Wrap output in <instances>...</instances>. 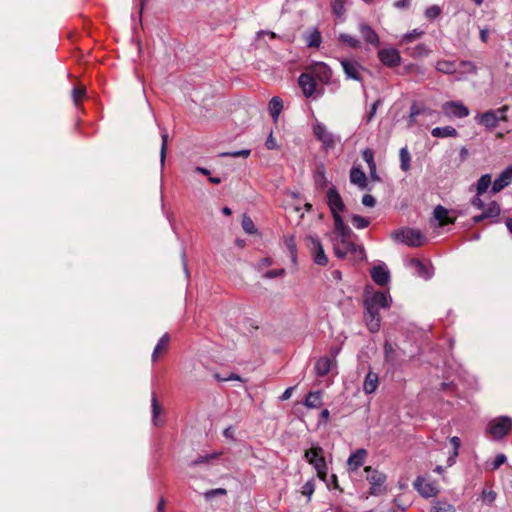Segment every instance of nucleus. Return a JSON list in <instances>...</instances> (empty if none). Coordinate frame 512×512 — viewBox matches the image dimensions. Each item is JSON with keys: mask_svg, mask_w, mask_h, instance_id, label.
<instances>
[{"mask_svg": "<svg viewBox=\"0 0 512 512\" xmlns=\"http://www.w3.org/2000/svg\"><path fill=\"white\" fill-rule=\"evenodd\" d=\"M373 281L380 286H384L390 281V272L384 263L378 264L371 269Z\"/></svg>", "mask_w": 512, "mask_h": 512, "instance_id": "14", "label": "nucleus"}, {"mask_svg": "<svg viewBox=\"0 0 512 512\" xmlns=\"http://www.w3.org/2000/svg\"><path fill=\"white\" fill-rule=\"evenodd\" d=\"M336 366V361L333 358L321 357L315 363V372L318 376L327 375Z\"/></svg>", "mask_w": 512, "mask_h": 512, "instance_id": "17", "label": "nucleus"}, {"mask_svg": "<svg viewBox=\"0 0 512 512\" xmlns=\"http://www.w3.org/2000/svg\"><path fill=\"white\" fill-rule=\"evenodd\" d=\"M496 496V492L489 488L483 489L481 493V499L487 505H491L495 501Z\"/></svg>", "mask_w": 512, "mask_h": 512, "instance_id": "41", "label": "nucleus"}, {"mask_svg": "<svg viewBox=\"0 0 512 512\" xmlns=\"http://www.w3.org/2000/svg\"><path fill=\"white\" fill-rule=\"evenodd\" d=\"M378 58L387 67H396L401 62V56L395 48H383L378 51Z\"/></svg>", "mask_w": 512, "mask_h": 512, "instance_id": "12", "label": "nucleus"}, {"mask_svg": "<svg viewBox=\"0 0 512 512\" xmlns=\"http://www.w3.org/2000/svg\"><path fill=\"white\" fill-rule=\"evenodd\" d=\"M162 145H161V151H160V163L161 166H164L165 158H166V148H167V141H168V134L166 132L162 133Z\"/></svg>", "mask_w": 512, "mask_h": 512, "instance_id": "45", "label": "nucleus"}, {"mask_svg": "<svg viewBox=\"0 0 512 512\" xmlns=\"http://www.w3.org/2000/svg\"><path fill=\"white\" fill-rule=\"evenodd\" d=\"M342 68L349 79L361 80L362 67L355 61L341 60Z\"/></svg>", "mask_w": 512, "mask_h": 512, "instance_id": "15", "label": "nucleus"}, {"mask_svg": "<svg viewBox=\"0 0 512 512\" xmlns=\"http://www.w3.org/2000/svg\"><path fill=\"white\" fill-rule=\"evenodd\" d=\"M366 479L370 484V494L380 495L385 491L386 475L371 467H365Z\"/></svg>", "mask_w": 512, "mask_h": 512, "instance_id": "8", "label": "nucleus"}, {"mask_svg": "<svg viewBox=\"0 0 512 512\" xmlns=\"http://www.w3.org/2000/svg\"><path fill=\"white\" fill-rule=\"evenodd\" d=\"M409 265L415 269L417 275L423 277L425 279H429L431 277V273L429 268L422 263L419 259L413 258L410 260Z\"/></svg>", "mask_w": 512, "mask_h": 512, "instance_id": "28", "label": "nucleus"}, {"mask_svg": "<svg viewBox=\"0 0 512 512\" xmlns=\"http://www.w3.org/2000/svg\"><path fill=\"white\" fill-rule=\"evenodd\" d=\"M242 227H243L244 231L249 233V234H253V233L256 232L254 223H253L252 219L249 218L248 216H244L243 217V219H242Z\"/></svg>", "mask_w": 512, "mask_h": 512, "instance_id": "46", "label": "nucleus"}, {"mask_svg": "<svg viewBox=\"0 0 512 512\" xmlns=\"http://www.w3.org/2000/svg\"><path fill=\"white\" fill-rule=\"evenodd\" d=\"M83 94H84L83 89H80V88L73 89V98H74V101L76 104L79 101V99L83 96Z\"/></svg>", "mask_w": 512, "mask_h": 512, "instance_id": "60", "label": "nucleus"}, {"mask_svg": "<svg viewBox=\"0 0 512 512\" xmlns=\"http://www.w3.org/2000/svg\"><path fill=\"white\" fill-rule=\"evenodd\" d=\"M392 298L387 292H371L369 288L364 293L365 321L368 329L375 333L381 326L380 308H389Z\"/></svg>", "mask_w": 512, "mask_h": 512, "instance_id": "2", "label": "nucleus"}, {"mask_svg": "<svg viewBox=\"0 0 512 512\" xmlns=\"http://www.w3.org/2000/svg\"><path fill=\"white\" fill-rule=\"evenodd\" d=\"M298 82L305 97H311L314 94L316 90V83L313 76L309 73L301 74Z\"/></svg>", "mask_w": 512, "mask_h": 512, "instance_id": "16", "label": "nucleus"}, {"mask_svg": "<svg viewBox=\"0 0 512 512\" xmlns=\"http://www.w3.org/2000/svg\"><path fill=\"white\" fill-rule=\"evenodd\" d=\"M380 104H381L380 100H377L373 103L371 110L367 116V122H370L373 119Z\"/></svg>", "mask_w": 512, "mask_h": 512, "instance_id": "54", "label": "nucleus"}, {"mask_svg": "<svg viewBox=\"0 0 512 512\" xmlns=\"http://www.w3.org/2000/svg\"><path fill=\"white\" fill-rule=\"evenodd\" d=\"M225 494H226V490L225 489L217 488V489H212V490L207 491L205 493V497H206V499H211L214 496L225 495Z\"/></svg>", "mask_w": 512, "mask_h": 512, "instance_id": "51", "label": "nucleus"}, {"mask_svg": "<svg viewBox=\"0 0 512 512\" xmlns=\"http://www.w3.org/2000/svg\"><path fill=\"white\" fill-rule=\"evenodd\" d=\"M392 239L396 242L406 244L411 247H419L424 245L426 238L424 234L417 229L403 228L392 232Z\"/></svg>", "mask_w": 512, "mask_h": 512, "instance_id": "4", "label": "nucleus"}, {"mask_svg": "<svg viewBox=\"0 0 512 512\" xmlns=\"http://www.w3.org/2000/svg\"><path fill=\"white\" fill-rule=\"evenodd\" d=\"M350 181L359 189L365 190L368 188V181L366 174L358 167H353L350 171Z\"/></svg>", "mask_w": 512, "mask_h": 512, "instance_id": "19", "label": "nucleus"}, {"mask_svg": "<svg viewBox=\"0 0 512 512\" xmlns=\"http://www.w3.org/2000/svg\"><path fill=\"white\" fill-rule=\"evenodd\" d=\"M321 404H322V397H321V392H319V391L308 393V395L306 396L305 402H304V405L310 409L318 408L321 406Z\"/></svg>", "mask_w": 512, "mask_h": 512, "instance_id": "30", "label": "nucleus"}, {"mask_svg": "<svg viewBox=\"0 0 512 512\" xmlns=\"http://www.w3.org/2000/svg\"><path fill=\"white\" fill-rule=\"evenodd\" d=\"M461 66L464 72L474 73L476 68L471 62H462Z\"/></svg>", "mask_w": 512, "mask_h": 512, "instance_id": "57", "label": "nucleus"}, {"mask_svg": "<svg viewBox=\"0 0 512 512\" xmlns=\"http://www.w3.org/2000/svg\"><path fill=\"white\" fill-rule=\"evenodd\" d=\"M436 69L444 74H453L456 72V64L451 61L441 60L436 63Z\"/></svg>", "mask_w": 512, "mask_h": 512, "instance_id": "32", "label": "nucleus"}, {"mask_svg": "<svg viewBox=\"0 0 512 512\" xmlns=\"http://www.w3.org/2000/svg\"><path fill=\"white\" fill-rule=\"evenodd\" d=\"M265 146L269 150H274V149L278 148L277 141L273 137L272 133H270V135L268 136V138H267V140L265 142Z\"/></svg>", "mask_w": 512, "mask_h": 512, "instance_id": "53", "label": "nucleus"}, {"mask_svg": "<svg viewBox=\"0 0 512 512\" xmlns=\"http://www.w3.org/2000/svg\"><path fill=\"white\" fill-rule=\"evenodd\" d=\"M434 112L424 106V105H417V104H413L410 108V115H409V126H412L415 122H416V118L420 115H425V116H432Z\"/></svg>", "mask_w": 512, "mask_h": 512, "instance_id": "22", "label": "nucleus"}, {"mask_svg": "<svg viewBox=\"0 0 512 512\" xmlns=\"http://www.w3.org/2000/svg\"><path fill=\"white\" fill-rule=\"evenodd\" d=\"M450 443L451 445L453 446V453L452 455L448 458V465L451 466L454 464L455 462V459L456 457L458 456V450L460 448V445H461V440L459 437L457 436H453L450 438Z\"/></svg>", "mask_w": 512, "mask_h": 512, "instance_id": "36", "label": "nucleus"}, {"mask_svg": "<svg viewBox=\"0 0 512 512\" xmlns=\"http://www.w3.org/2000/svg\"><path fill=\"white\" fill-rule=\"evenodd\" d=\"M313 132L317 140H319L323 147L326 149H332L336 145V137L335 135L328 130L325 124L319 121H315L313 123Z\"/></svg>", "mask_w": 512, "mask_h": 512, "instance_id": "10", "label": "nucleus"}, {"mask_svg": "<svg viewBox=\"0 0 512 512\" xmlns=\"http://www.w3.org/2000/svg\"><path fill=\"white\" fill-rule=\"evenodd\" d=\"M512 430V418L500 416L491 419L486 428V432L495 440H499Z\"/></svg>", "mask_w": 512, "mask_h": 512, "instance_id": "5", "label": "nucleus"}, {"mask_svg": "<svg viewBox=\"0 0 512 512\" xmlns=\"http://www.w3.org/2000/svg\"><path fill=\"white\" fill-rule=\"evenodd\" d=\"M384 350H385V357H386V359L388 361H392L393 360V357H392L393 347H392V345L389 344V343H385Z\"/></svg>", "mask_w": 512, "mask_h": 512, "instance_id": "56", "label": "nucleus"}, {"mask_svg": "<svg viewBox=\"0 0 512 512\" xmlns=\"http://www.w3.org/2000/svg\"><path fill=\"white\" fill-rule=\"evenodd\" d=\"M234 432V428L229 426L223 431V436L227 439L234 440Z\"/></svg>", "mask_w": 512, "mask_h": 512, "instance_id": "59", "label": "nucleus"}, {"mask_svg": "<svg viewBox=\"0 0 512 512\" xmlns=\"http://www.w3.org/2000/svg\"><path fill=\"white\" fill-rule=\"evenodd\" d=\"M311 76L317 78L323 83H328L332 76V71L328 65L323 62H317L310 66Z\"/></svg>", "mask_w": 512, "mask_h": 512, "instance_id": "13", "label": "nucleus"}, {"mask_svg": "<svg viewBox=\"0 0 512 512\" xmlns=\"http://www.w3.org/2000/svg\"><path fill=\"white\" fill-rule=\"evenodd\" d=\"M400 168L407 172L410 169L411 156L406 147H403L399 151Z\"/></svg>", "mask_w": 512, "mask_h": 512, "instance_id": "33", "label": "nucleus"}, {"mask_svg": "<svg viewBox=\"0 0 512 512\" xmlns=\"http://www.w3.org/2000/svg\"><path fill=\"white\" fill-rule=\"evenodd\" d=\"M506 462V456L504 454H498L493 463L491 464L492 470L498 469L502 464Z\"/></svg>", "mask_w": 512, "mask_h": 512, "instance_id": "49", "label": "nucleus"}, {"mask_svg": "<svg viewBox=\"0 0 512 512\" xmlns=\"http://www.w3.org/2000/svg\"><path fill=\"white\" fill-rule=\"evenodd\" d=\"M431 134L436 138L456 137L457 130L452 126L435 127L432 129Z\"/></svg>", "mask_w": 512, "mask_h": 512, "instance_id": "26", "label": "nucleus"}, {"mask_svg": "<svg viewBox=\"0 0 512 512\" xmlns=\"http://www.w3.org/2000/svg\"><path fill=\"white\" fill-rule=\"evenodd\" d=\"M472 205L474 207H476L477 209H481L483 210L484 208V203L483 201L481 200V198L479 197V195L477 197H475L473 200H472Z\"/></svg>", "mask_w": 512, "mask_h": 512, "instance_id": "62", "label": "nucleus"}, {"mask_svg": "<svg viewBox=\"0 0 512 512\" xmlns=\"http://www.w3.org/2000/svg\"><path fill=\"white\" fill-rule=\"evenodd\" d=\"M162 409L157 402L156 397L152 396V421L154 425H159L158 415L161 413Z\"/></svg>", "mask_w": 512, "mask_h": 512, "instance_id": "43", "label": "nucleus"}, {"mask_svg": "<svg viewBox=\"0 0 512 512\" xmlns=\"http://www.w3.org/2000/svg\"><path fill=\"white\" fill-rule=\"evenodd\" d=\"M410 4L409 0H396L393 6L398 9L407 8Z\"/></svg>", "mask_w": 512, "mask_h": 512, "instance_id": "58", "label": "nucleus"}, {"mask_svg": "<svg viewBox=\"0 0 512 512\" xmlns=\"http://www.w3.org/2000/svg\"><path fill=\"white\" fill-rule=\"evenodd\" d=\"M370 178L374 181H379L380 178L377 174L376 163L368 165Z\"/></svg>", "mask_w": 512, "mask_h": 512, "instance_id": "55", "label": "nucleus"}, {"mask_svg": "<svg viewBox=\"0 0 512 512\" xmlns=\"http://www.w3.org/2000/svg\"><path fill=\"white\" fill-rule=\"evenodd\" d=\"M351 222H352L353 226L357 229H364V228L368 227V225L370 224V221L367 218H364L359 215H354L351 218Z\"/></svg>", "mask_w": 512, "mask_h": 512, "instance_id": "42", "label": "nucleus"}, {"mask_svg": "<svg viewBox=\"0 0 512 512\" xmlns=\"http://www.w3.org/2000/svg\"><path fill=\"white\" fill-rule=\"evenodd\" d=\"M283 108V101L279 97H273L268 104L271 117L276 122Z\"/></svg>", "mask_w": 512, "mask_h": 512, "instance_id": "27", "label": "nucleus"}, {"mask_svg": "<svg viewBox=\"0 0 512 512\" xmlns=\"http://www.w3.org/2000/svg\"><path fill=\"white\" fill-rule=\"evenodd\" d=\"M422 34H423L422 30L413 29L411 32L402 35L400 38V42L401 43H410V42L414 41L415 39L420 38L422 36Z\"/></svg>", "mask_w": 512, "mask_h": 512, "instance_id": "39", "label": "nucleus"}, {"mask_svg": "<svg viewBox=\"0 0 512 512\" xmlns=\"http://www.w3.org/2000/svg\"><path fill=\"white\" fill-rule=\"evenodd\" d=\"M441 13V9L438 5H432L430 7H428L425 11V16L428 18V19H435L437 18Z\"/></svg>", "mask_w": 512, "mask_h": 512, "instance_id": "47", "label": "nucleus"}, {"mask_svg": "<svg viewBox=\"0 0 512 512\" xmlns=\"http://www.w3.org/2000/svg\"><path fill=\"white\" fill-rule=\"evenodd\" d=\"M294 391V387H288L284 392L283 394L281 395L280 399L282 401L284 400H288L291 396H292V393Z\"/></svg>", "mask_w": 512, "mask_h": 512, "instance_id": "63", "label": "nucleus"}, {"mask_svg": "<svg viewBox=\"0 0 512 512\" xmlns=\"http://www.w3.org/2000/svg\"><path fill=\"white\" fill-rule=\"evenodd\" d=\"M314 179L315 183L321 188L325 187L328 184V179L326 177V173L323 167L317 169Z\"/></svg>", "mask_w": 512, "mask_h": 512, "instance_id": "38", "label": "nucleus"}, {"mask_svg": "<svg viewBox=\"0 0 512 512\" xmlns=\"http://www.w3.org/2000/svg\"><path fill=\"white\" fill-rule=\"evenodd\" d=\"M249 154H250L249 150H239V151L231 153L230 155L232 157H248Z\"/></svg>", "mask_w": 512, "mask_h": 512, "instance_id": "64", "label": "nucleus"}, {"mask_svg": "<svg viewBox=\"0 0 512 512\" xmlns=\"http://www.w3.org/2000/svg\"><path fill=\"white\" fill-rule=\"evenodd\" d=\"M362 204L366 207H374L376 204V200L372 195L366 194L362 198Z\"/></svg>", "mask_w": 512, "mask_h": 512, "instance_id": "52", "label": "nucleus"}, {"mask_svg": "<svg viewBox=\"0 0 512 512\" xmlns=\"http://www.w3.org/2000/svg\"><path fill=\"white\" fill-rule=\"evenodd\" d=\"M509 107L504 105L498 109L488 110L475 116L478 124L484 126L488 130L496 128L501 121H507V112Z\"/></svg>", "mask_w": 512, "mask_h": 512, "instance_id": "3", "label": "nucleus"}, {"mask_svg": "<svg viewBox=\"0 0 512 512\" xmlns=\"http://www.w3.org/2000/svg\"><path fill=\"white\" fill-rule=\"evenodd\" d=\"M339 40L346 43L349 47H352V48L360 47V41L357 38H355L349 34H346V33L340 34Z\"/></svg>", "mask_w": 512, "mask_h": 512, "instance_id": "40", "label": "nucleus"}, {"mask_svg": "<svg viewBox=\"0 0 512 512\" xmlns=\"http://www.w3.org/2000/svg\"><path fill=\"white\" fill-rule=\"evenodd\" d=\"M284 244H285L287 251L289 252L292 262L296 263L297 246H296V242H295V237L293 235L285 236Z\"/></svg>", "mask_w": 512, "mask_h": 512, "instance_id": "31", "label": "nucleus"}, {"mask_svg": "<svg viewBox=\"0 0 512 512\" xmlns=\"http://www.w3.org/2000/svg\"><path fill=\"white\" fill-rule=\"evenodd\" d=\"M322 453L323 450L321 447H312L305 452V458L311 465H313L319 479L326 481L327 466Z\"/></svg>", "mask_w": 512, "mask_h": 512, "instance_id": "6", "label": "nucleus"}, {"mask_svg": "<svg viewBox=\"0 0 512 512\" xmlns=\"http://www.w3.org/2000/svg\"><path fill=\"white\" fill-rule=\"evenodd\" d=\"M491 184V176L489 174L482 175L477 183V195L483 194Z\"/></svg>", "mask_w": 512, "mask_h": 512, "instance_id": "37", "label": "nucleus"}, {"mask_svg": "<svg viewBox=\"0 0 512 512\" xmlns=\"http://www.w3.org/2000/svg\"><path fill=\"white\" fill-rule=\"evenodd\" d=\"M305 243L312 255L314 263L320 266H326L328 264V257L324 252L320 239L314 235H307Z\"/></svg>", "mask_w": 512, "mask_h": 512, "instance_id": "7", "label": "nucleus"}, {"mask_svg": "<svg viewBox=\"0 0 512 512\" xmlns=\"http://www.w3.org/2000/svg\"><path fill=\"white\" fill-rule=\"evenodd\" d=\"M359 31L366 43H369L375 47H378L380 44V39L378 34L367 24H360Z\"/></svg>", "mask_w": 512, "mask_h": 512, "instance_id": "18", "label": "nucleus"}, {"mask_svg": "<svg viewBox=\"0 0 512 512\" xmlns=\"http://www.w3.org/2000/svg\"><path fill=\"white\" fill-rule=\"evenodd\" d=\"M221 453H216V454H210V455H206V456H203V457H199L195 463L196 464H199V463H203V462H206L208 461L209 459H212V458H215V457H218Z\"/></svg>", "mask_w": 512, "mask_h": 512, "instance_id": "61", "label": "nucleus"}, {"mask_svg": "<svg viewBox=\"0 0 512 512\" xmlns=\"http://www.w3.org/2000/svg\"><path fill=\"white\" fill-rule=\"evenodd\" d=\"M433 216L439 226H445L447 224L454 223L455 221V218L450 217L449 210L441 205L434 208Z\"/></svg>", "mask_w": 512, "mask_h": 512, "instance_id": "20", "label": "nucleus"}, {"mask_svg": "<svg viewBox=\"0 0 512 512\" xmlns=\"http://www.w3.org/2000/svg\"><path fill=\"white\" fill-rule=\"evenodd\" d=\"M378 383V375L372 371L368 372L363 383L364 392L366 394L374 393L378 387Z\"/></svg>", "mask_w": 512, "mask_h": 512, "instance_id": "24", "label": "nucleus"}, {"mask_svg": "<svg viewBox=\"0 0 512 512\" xmlns=\"http://www.w3.org/2000/svg\"><path fill=\"white\" fill-rule=\"evenodd\" d=\"M484 216L487 218L497 217L500 214V206L497 202L491 201L483 208Z\"/></svg>", "mask_w": 512, "mask_h": 512, "instance_id": "34", "label": "nucleus"}, {"mask_svg": "<svg viewBox=\"0 0 512 512\" xmlns=\"http://www.w3.org/2000/svg\"><path fill=\"white\" fill-rule=\"evenodd\" d=\"M333 11L337 16H342L344 14V4L341 0H335L333 4Z\"/></svg>", "mask_w": 512, "mask_h": 512, "instance_id": "50", "label": "nucleus"}, {"mask_svg": "<svg viewBox=\"0 0 512 512\" xmlns=\"http://www.w3.org/2000/svg\"><path fill=\"white\" fill-rule=\"evenodd\" d=\"M414 487L425 498L433 497L440 491L436 482L428 481L423 477H418L415 480Z\"/></svg>", "mask_w": 512, "mask_h": 512, "instance_id": "11", "label": "nucleus"}, {"mask_svg": "<svg viewBox=\"0 0 512 512\" xmlns=\"http://www.w3.org/2000/svg\"><path fill=\"white\" fill-rule=\"evenodd\" d=\"M315 491V483L314 480H308L303 486L301 493L308 497V500L311 499V496L313 495Z\"/></svg>", "mask_w": 512, "mask_h": 512, "instance_id": "44", "label": "nucleus"}, {"mask_svg": "<svg viewBox=\"0 0 512 512\" xmlns=\"http://www.w3.org/2000/svg\"><path fill=\"white\" fill-rule=\"evenodd\" d=\"M366 455L367 452L364 449H358L355 452H353L347 460L349 470H357L364 463Z\"/></svg>", "mask_w": 512, "mask_h": 512, "instance_id": "21", "label": "nucleus"}, {"mask_svg": "<svg viewBox=\"0 0 512 512\" xmlns=\"http://www.w3.org/2000/svg\"><path fill=\"white\" fill-rule=\"evenodd\" d=\"M363 160L367 163V165H371L375 163L374 161V153L371 149H365L362 152Z\"/></svg>", "mask_w": 512, "mask_h": 512, "instance_id": "48", "label": "nucleus"}, {"mask_svg": "<svg viewBox=\"0 0 512 512\" xmlns=\"http://www.w3.org/2000/svg\"><path fill=\"white\" fill-rule=\"evenodd\" d=\"M430 512H456V507L445 499L433 501Z\"/></svg>", "mask_w": 512, "mask_h": 512, "instance_id": "25", "label": "nucleus"}, {"mask_svg": "<svg viewBox=\"0 0 512 512\" xmlns=\"http://www.w3.org/2000/svg\"><path fill=\"white\" fill-rule=\"evenodd\" d=\"M306 43L309 47H319L321 44V34L318 30H313L306 36Z\"/></svg>", "mask_w": 512, "mask_h": 512, "instance_id": "35", "label": "nucleus"}, {"mask_svg": "<svg viewBox=\"0 0 512 512\" xmlns=\"http://www.w3.org/2000/svg\"><path fill=\"white\" fill-rule=\"evenodd\" d=\"M512 182V177L510 176L507 169H505L497 179H495L492 185V192L498 193L505 187H507Z\"/></svg>", "mask_w": 512, "mask_h": 512, "instance_id": "23", "label": "nucleus"}, {"mask_svg": "<svg viewBox=\"0 0 512 512\" xmlns=\"http://www.w3.org/2000/svg\"><path fill=\"white\" fill-rule=\"evenodd\" d=\"M442 112L449 119H462L470 114V110L461 101H447L442 104Z\"/></svg>", "mask_w": 512, "mask_h": 512, "instance_id": "9", "label": "nucleus"}, {"mask_svg": "<svg viewBox=\"0 0 512 512\" xmlns=\"http://www.w3.org/2000/svg\"><path fill=\"white\" fill-rule=\"evenodd\" d=\"M326 201L334 219L335 231L330 240L334 253L338 258H344L348 253L358 252L359 257H364V250L357 247L350 240L351 230L347 227L341 217L345 211L343 200L335 187H330L326 193Z\"/></svg>", "mask_w": 512, "mask_h": 512, "instance_id": "1", "label": "nucleus"}, {"mask_svg": "<svg viewBox=\"0 0 512 512\" xmlns=\"http://www.w3.org/2000/svg\"><path fill=\"white\" fill-rule=\"evenodd\" d=\"M169 336L168 334H164L158 341L157 345L154 348V351L152 353V361L156 362L159 358V356L164 353L167 349L168 343H169Z\"/></svg>", "mask_w": 512, "mask_h": 512, "instance_id": "29", "label": "nucleus"}]
</instances>
